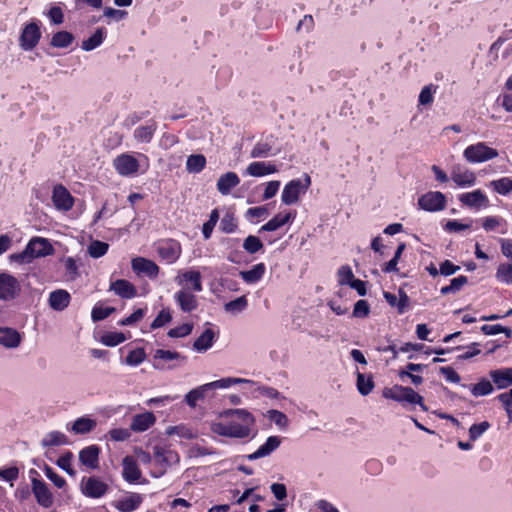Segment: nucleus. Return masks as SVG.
Masks as SVG:
<instances>
[{
  "instance_id": "c9c22d12",
  "label": "nucleus",
  "mask_w": 512,
  "mask_h": 512,
  "mask_svg": "<svg viewBox=\"0 0 512 512\" xmlns=\"http://www.w3.org/2000/svg\"><path fill=\"white\" fill-rule=\"evenodd\" d=\"M75 40L71 32L61 30L53 34L50 45L55 48H68Z\"/></svg>"
},
{
  "instance_id": "f3484780",
  "label": "nucleus",
  "mask_w": 512,
  "mask_h": 512,
  "mask_svg": "<svg viewBox=\"0 0 512 512\" xmlns=\"http://www.w3.org/2000/svg\"><path fill=\"white\" fill-rule=\"evenodd\" d=\"M174 300L184 313H190L198 308L197 297L187 289H181L174 294Z\"/></svg>"
},
{
  "instance_id": "e2e57ef3",
  "label": "nucleus",
  "mask_w": 512,
  "mask_h": 512,
  "mask_svg": "<svg viewBox=\"0 0 512 512\" xmlns=\"http://www.w3.org/2000/svg\"><path fill=\"white\" fill-rule=\"evenodd\" d=\"M193 330V324L184 323L177 327H174L168 331V336L171 338H182L191 334Z\"/></svg>"
},
{
  "instance_id": "72a5a7b5",
  "label": "nucleus",
  "mask_w": 512,
  "mask_h": 512,
  "mask_svg": "<svg viewBox=\"0 0 512 512\" xmlns=\"http://www.w3.org/2000/svg\"><path fill=\"white\" fill-rule=\"evenodd\" d=\"M273 136L270 135L265 141L257 142L250 152L252 158H265L269 155H275L272 153Z\"/></svg>"
},
{
  "instance_id": "f8f14e48",
  "label": "nucleus",
  "mask_w": 512,
  "mask_h": 512,
  "mask_svg": "<svg viewBox=\"0 0 512 512\" xmlns=\"http://www.w3.org/2000/svg\"><path fill=\"white\" fill-rule=\"evenodd\" d=\"M52 202L59 211H69L73 208L75 199L62 184H56L52 190Z\"/></svg>"
},
{
  "instance_id": "774afa93",
  "label": "nucleus",
  "mask_w": 512,
  "mask_h": 512,
  "mask_svg": "<svg viewBox=\"0 0 512 512\" xmlns=\"http://www.w3.org/2000/svg\"><path fill=\"white\" fill-rule=\"evenodd\" d=\"M497 400L502 403L509 420L512 421V388L508 392L499 394Z\"/></svg>"
},
{
  "instance_id": "ddd939ff",
  "label": "nucleus",
  "mask_w": 512,
  "mask_h": 512,
  "mask_svg": "<svg viewBox=\"0 0 512 512\" xmlns=\"http://www.w3.org/2000/svg\"><path fill=\"white\" fill-rule=\"evenodd\" d=\"M20 284L16 277L8 273L0 274V299L12 300L16 298L20 292Z\"/></svg>"
},
{
  "instance_id": "13d9d810",
  "label": "nucleus",
  "mask_w": 512,
  "mask_h": 512,
  "mask_svg": "<svg viewBox=\"0 0 512 512\" xmlns=\"http://www.w3.org/2000/svg\"><path fill=\"white\" fill-rule=\"evenodd\" d=\"M490 426L491 424L488 421L472 424L469 428L470 440L476 441L490 428Z\"/></svg>"
},
{
  "instance_id": "0e129e2a",
  "label": "nucleus",
  "mask_w": 512,
  "mask_h": 512,
  "mask_svg": "<svg viewBox=\"0 0 512 512\" xmlns=\"http://www.w3.org/2000/svg\"><path fill=\"white\" fill-rule=\"evenodd\" d=\"M72 458H73V454L70 451H68L65 454H63L62 456H60L58 458L57 462H56V464L61 469L66 471L70 476H74L75 475V470L71 466Z\"/></svg>"
},
{
  "instance_id": "ea45409f",
  "label": "nucleus",
  "mask_w": 512,
  "mask_h": 512,
  "mask_svg": "<svg viewBox=\"0 0 512 512\" xmlns=\"http://www.w3.org/2000/svg\"><path fill=\"white\" fill-rule=\"evenodd\" d=\"M489 186L500 195L512 193V179L509 177H501L497 180H492Z\"/></svg>"
},
{
  "instance_id": "20e7f679",
  "label": "nucleus",
  "mask_w": 512,
  "mask_h": 512,
  "mask_svg": "<svg viewBox=\"0 0 512 512\" xmlns=\"http://www.w3.org/2000/svg\"><path fill=\"white\" fill-rule=\"evenodd\" d=\"M180 457L178 453L166 446L156 445L153 448V469L152 477H162L169 467L178 464Z\"/></svg>"
},
{
  "instance_id": "0eeeda50",
  "label": "nucleus",
  "mask_w": 512,
  "mask_h": 512,
  "mask_svg": "<svg viewBox=\"0 0 512 512\" xmlns=\"http://www.w3.org/2000/svg\"><path fill=\"white\" fill-rule=\"evenodd\" d=\"M311 185V178L305 174L304 182L300 179L289 181L282 191L281 200L286 205L294 204L298 201L300 194L305 193Z\"/></svg>"
},
{
  "instance_id": "dca6fc26",
  "label": "nucleus",
  "mask_w": 512,
  "mask_h": 512,
  "mask_svg": "<svg viewBox=\"0 0 512 512\" xmlns=\"http://www.w3.org/2000/svg\"><path fill=\"white\" fill-rule=\"evenodd\" d=\"M132 269L137 274H144L151 279H155L160 271L159 266L152 260L136 257L131 261Z\"/></svg>"
},
{
  "instance_id": "6e6552de",
  "label": "nucleus",
  "mask_w": 512,
  "mask_h": 512,
  "mask_svg": "<svg viewBox=\"0 0 512 512\" xmlns=\"http://www.w3.org/2000/svg\"><path fill=\"white\" fill-rule=\"evenodd\" d=\"M80 490L87 498L99 499L107 494L109 485L97 476L83 477Z\"/></svg>"
},
{
  "instance_id": "052dcab7",
  "label": "nucleus",
  "mask_w": 512,
  "mask_h": 512,
  "mask_svg": "<svg viewBox=\"0 0 512 512\" xmlns=\"http://www.w3.org/2000/svg\"><path fill=\"white\" fill-rule=\"evenodd\" d=\"M146 311H147V308L136 309L131 315L121 319L119 321V325L131 326V325L136 324L137 322L141 321L144 318Z\"/></svg>"
},
{
  "instance_id": "c85d7f7f",
  "label": "nucleus",
  "mask_w": 512,
  "mask_h": 512,
  "mask_svg": "<svg viewBox=\"0 0 512 512\" xmlns=\"http://www.w3.org/2000/svg\"><path fill=\"white\" fill-rule=\"evenodd\" d=\"M278 171L277 167L270 162L255 161L248 165L247 173L253 177H262Z\"/></svg>"
},
{
  "instance_id": "39448f33",
  "label": "nucleus",
  "mask_w": 512,
  "mask_h": 512,
  "mask_svg": "<svg viewBox=\"0 0 512 512\" xmlns=\"http://www.w3.org/2000/svg\"><path fill=\"white\" fill-rule=\"evenodd\" d=\"M497 149L487 146L484 142H478L467 146L463 152L464 158L469 163H482L498 157Z\"/></svg>"
},
{
  "instance_id": "a18cd8bd",
  "label": "nucleus",
  "mask_w": 512,
  "mask_h": 512,
  "mask_svg": "<svg viewBox=\"0 0 512 512\" xmlns=\"http://www.w3.org/2000/svg\"><path fill=\"white\" fill-rule=\"evenodd\" d=\"M495 277L500 283L512 284V263H501L497 267Z\"/></svg>"
},
{
  "instance_id": "4d7b16f0",
  "label": "nucleus",
  "mask_w": 512,
  "mask_h": 512,
  "mask_svg": "<svg viewBox=\"0 0 512 512\" xmlns=\"http://www.w3.org/2000/svg\"><path fill=\"white\" fill-rule=\"evenodd\" d=\"M172 321V314L169 309H162L152 321L150 328L152 330L161 328Z\"/></svg>"
},
{
  "instance_id": "9b49d317",
  "label": "nucleus",
  "mask_w": 512,
  "mask_h": 512,
  "mask_svg": "<svg viewBox=\"0 0 512 512\" xmlns=\"http://www.w3.org/2000/svg\"><path fill=\"white\" fill-rule=\"evenodd\" d=\"M418 207L428 212H438L446 208V196L440 191H429L418 198Z\"/></svg>"
},
{
  "instance_id": "338daca9",
  "label": "nucleus",
  "mask_w": 512,
  "mask_h": 512,
  "mask_svg": "<svg viewBox=\"0 0 512 512\" xmlns=\"http://www.w3.org/2000/svg\"><path fill=\"white\" fill-rule=\"evenodd\" d=\"M46 477L57 487L63 488L66 485V480L60 476L53 468L46 465L44 468Z\"/></svg>"
},
{
  "instance_id": "c756f323",
  "label": "nucleus",
  "mask_w": 512,
  "mask_h": 512,
  "mask_svg": "<svg viewBox=\"0 0 512 512\" xmlns=\"http://www.w3.org/2000/svg\"><path fill=\"white\" fill-rule=\"evenodd\" d=\"M21 342L20 333L10 327H0V344L7 348L18 347Z\"/></svg>"
},
{
  "instance_id": "393cba45",
  "label": "nucleus",
  "mask_w": 512,
  "mask_h": 512,
  "mask_svg": "<svg viewBox=\"0 0 512 512\" xmlns=\"http://www.w3.org/2000/svg\"><path fill=\"white\" fill-rule=\"evenodd\" d=\"M123 478L129 483H135L141 478V470L132 456H126L122 462Z\"/></svg>"
},
{
  "instance_id": "7c9ffc66",
  "label": "nucleus",
  "mask_w": 512,
  "mask_h": 512,
  "mask_svg": "<svg viewBox=\"0 0 512 512\" xmlns=\"http://www.w3.org/2000/svg\"><path fill=\"white\" fill-rule=\"evenodd\" d=\"M155 416L151 412H145L134 416L131 429L136 432H144L155 423Z\"/></svg>"
},
{
  "instance_id": "9d476101",
  "label": "nucleus",
  "mask_w": 512,
  "mask_h": 512,
  "mask_svg": "<svg viewBox=\"0 0 512 512\" xmlns=\"http://www.w3.org/2000/svg\"><path fill=\"white\" fill-rule=\"evenodd\" d=\"M115 171L122 177H133L140 170L139 160L129 153H122L113 160Z\"/></svg>"
},
{
  "instance_id": "a878e982",
  "label": "nucleus",
  "mask_w": 512,
  "mask_h": 512,
  "mask_svg": "<svg viewBox=\"0 0 512 512\" xmlns=\"http://www.w3.org/2000/svg\"><path fill=\"white\" fill-rule=\"evenodd\" d=\"M489 376L498 389H505L512 385V368L491 370Z\"/></svg>"
},
{
  "instance_id": "8fccbe9b",
  "label": "nucleus",
  "mask_w": 512,
  "mask_h": 512,
  "mask_svg": "<svg viewBox=\"0 0 512 512\" xmlns=\"http://www.w3.org/2000/svg\"><path fill=\"white\" fill-rule=\"evenodd\" d=\"M208 390H209V388L205 387V384L202 385V386H199V387H197L195 389H192L185 396L186 403L190 407L194 408L197 405V402L204 398L205 392L208 391Z\"/></svg>"
},
{
  "instance_id": "473e14b6",
  "label": "nucleus",
  "mask_w": 512,
  "mask_h": 512,
  "mask_svg": "<svg viewBox=\"0 0 512 512\" xmlns=\"http://www.w3.org/2000/svg\"><path fill=\"white\" fill-rule=\"evenodd\" d=\"M157 130V123L150 120L147 125L139 126L134 131V137L138 142L149 143Z\"/></svg>"
},
{
  "instance_id": "58836bf2",
  "label": "nucleus",
  "mask_w": 512,
  "mask_h": 512,
  "mask_svg": "<svg viewBox=\"0 0 512 512\" xmlns=\"http://www.w3.org/2000/svg\"><path fill=\"white\" fill-rule=\"evenodd\" d=\"M142 502L139 494H132L128 498L119 501L116 508L121 512H132L136 510Z\"/></svg>"
},
{
  "instance_id": "2f4dec72",
  "label": "nucleus",
  "mask_w": 512,
  "mask_h": 512,
  "mask_svg": "<svg viewBox=\"0 0 512 512\" xmlns=\"http://www.w3.org/2000/svg\"><path fill=\"white\" fill-rule=\"evenodd\" d=\"M266 272V266L264 263H258L254 265L250 270L241 271L239 273L241 279L248 283L254 284L260 281Z\"/></svg>"
},
{
  "instance_id": "412c9836",
  "label": "nucleus",
  "mask_w": 512,
  "mask_h": 512,
  "mask_svg": "<svg viewBox=\"0 0 512 512\" xmlns=\"http://www.w3.org/2000/svg\"><path fill=\"white\" fill-rule=\"evenodd\" d=\"M281 444L280 437L269 436L265 443L262 444L255 452L246 456L248 460H256L259 458L266 457L275 451Z\"/></svg>"
},
{
  "instance_id": "3c124183",
  "label": "nucleus",
  "mask_w": 512,
  "mask_h": 512,
  "mask_svg": "<svg viewBox=\"0 0 512 512\" xmlns=\"http://www.w3.org/2000/svg\"><path fill=\"white\" fill-rule=\"evenodd\" d=\"M144 348H135L131 350L125 358V364L129 366H138L146 359Z\"/></svg>"
},
{
  "instance_id": "4c0bfd02",
  "label": "nucleus",
  "mask_w": 512,
  "mask_h": 512,
  "mask_svg": "<svg viewBox=\"0 0 512 512\" xmlns=\"http://www.w3.org/2000/svg\"><path fill=\"white\" fill-rule=\"evenodd\" d=\"M206 166V158L203 154H192L186 161V169L190 173H200Z\"/></svg>"
},
{
  "instance_id": "e433bc0d",
  "label": "nucleus",
  "mask_w": 512,
  "mask_h": 512,
  "mask_svg": "<svg viewBox=\"0 0 512 512\" xmlns=\"http://www.w3.org/2000/svg\"><path fill=\"white\" fill-rule=\"evenodd\" d=\"M215 334L212 329H206L193 343L194 350L198 352L207 351L212 347Z\"/></svg>"
},
{
  "instance_id": "69168bd1",
  "label": "nucleus",
  "mask_w": 512,
  "mask_h": 512,
  "mask_svg": "<svg viewBox=\"0 0 512 512\" xmlns=\"http://www.w3.org/2000/svg\"><path fill=\"white\" fill-rule=\"evenodd\" d=\"M49 18L51 24L60 25L64 22V13L60 6L54 5L52 6L46 13Z\"/></svg>"
},
{
  "instance_id": "5701e85b",
  "label": "nucleus",
  "mask_w": 512,
  "mask_h": 512,
  "mask_svg": "<svg viewBox=\"0 0 512 512\" xmlns=\"http://www.w3.org/2000/svg\"><path fill=\"white\" fill-rule=\"evenodd\" d=\"M99 453L100 448L97 445L87 446L79 452V460L84 466L96 469L99 466Z\"/></svg>"
},
{
  "instance_id": "37998d69",
  "label": "nucleus",
  "mask_w": 512,
  "mask_h": 512,
  "mask_svg": "<svg viewBox=\"0 0 512 512\" xmlns=\"http://www.w3.org/2000/svg\"><path fill=\"white\" fill-rule=\"evenodd\" d=\"M238 227V220L233 212H226L220 221V230L223 233H233Z\"/></svg>"
},
{
  "instance_id": "a19ab883",
  "label": "nucleus",
  "mask_w": 512,
  "mask_h": 512,
  "mask_svg": "<svg viewBox=\"0 0 512 512\" xmlns=\"http://www.w3.org/2000/svg\"><path fill=\"white\" fill-rule=\"evenodd\" d=\"M68 443L67 436L59 431H52L48 433L42 440L44 447L60 446Z\"/></svg>"
},
{
  "instance_id": "6ab92c4d",
  "label": "nucleus",
  "mask_w": 512,
  "mask_h": 512,
  "mask_svg": "<svg viewBox=\"0 0 512 512\" xmlns=\"http://www.w3.org/2000/svg\"><path fill=\"white\" fill-rule=\"evenodd\" d=\"M176 281L179 285L190 284V289L195 292H201L203 289L202 276L201 273L197 270L180 272L176 277Z\"/></svg>"
},
{
  "instance_id": "cd10ccee",
  "label": "nucleus",
  "mask_w": 512,
  "mask_h": 512,
  "mask_svg": "<svg viewBox=\"0 0 512 512\" xmlns=\"http://www.w3.org/2000/svg\"><path fill=\"white\" fill-rule=\"evenodd\" d=\"M296 212H287L285 214L278 213L272 219H270L267 223H265L260 231H275L280 227L284 226L288 222H291L295 219Z\"/></svg>"
},
{
  "instance_id": "7ed1b4c3",
  "label": "nucleus",
  "mask_w": 512,
  "mask_h": 512,
  "mask_svg": "<svg viewBox=\"0 0 512 512\" xmlns=\"http://www.w3.org/2000/svg\"><path fill=\"white\" fill-rule=\"evenodd\" d=\"M382 396L385 399H390L403 405L404 403L419 405L422 411H428V408L424 403V398L408 386L395 384L392 387H385L382 390Z\"/></svg>"
},
{
  "instance_id": "aec40b11",
  "label": "nucleus",
  "mask_w": 512,
  "mask_h": 512,
  "mask_svg": "<svg viewBox=\"0 0 512 512\" xmlns=\"http://www.w3.org/2000/svg\"><path fill=\"white\" fill-rule=\"evenodd\" d=\"M71 302V295L65 289H57L49 294L48 303L51 309L55 311L65 310Z\"/></svg>"
},
{
  "instance_id": "2eb2a0df",
  "label": "nucleus",
  "mask_w": 512,
  "mask_h": 512,
  "mask_svg": "<svg viewBox=\"0 0 512 512\" xmlns=\"http://www.w3.org/2000/svg\"><path fill=\"white\" fill-rule=\"evenodd\" d=\"M459 201L462 205L480 209L482 207L489 206V199L487 195L480 189H476L472 192L462 193L458 196Z\"/></svg>"
},
{
  "instance_id": "49530a36",
  "label": "nucleus",
  "mask_w": 512,
  "mask_h": 512,
  "mask_svg": "<svg viewBox=\"0 0 512 512\" xmlns=\"http://www.w3.org/2000/svg\"><path fill=\"white\" fill-rule=\"evenodd\" d=\"M126 336L122 332H106L101 338L100 342L108 347H115L124 341H126Z\"/></svg>"
},
{
  "instance_id": "bb28decb",
  "label": "nucleus",
  "mask_w": 512,
  "mask_h": 512,
  "mask_svg": "<svg viewBox=\"0 0 512 512\" xmlns=\"http://www.w3.org/2000/svg\"><path fill=\"white\" fill-rule=\"evenodd\" d=\"M239 183L240 178L235 172H227L219 177L216 186L222 195H228Z\"/></svg>"
},
{
  "instance_id": "09e8293b",
  "label": "nucleus",
  "mask_w": 512,
  "mask_h": 512,
  "mask_svg": "<svg viewBox=\"0 0 512 512\" xmlns=\"http://www.w3.org/2000/svg\"><path fill=\"white\" fill-rule=\"evenodd\" d=\"M219 221V211L217 208L213 209L209 215L208 221H206L202 226V234L205 240H208L212 232Z\"/></svg>"
},
{
  "instance_id": "603ef678",
  "label": "nucleus",
  "mask_w": 512,
  "mask_h": 512,
  "mask_svg": "<svg viewBox=\"0 0 512 512\" xmlns=\"http://www.w3.org/2000/svg\"><path fill=\"white\" fill-rule=\"evenodd\" d=\"M374 388V381L372 377L365 378V375L357 373V389L363 396L368 395Z\"/></svg>"
},
{
  "instance_id": "b1692460",
  "label": "nucleus",
  "mask_w": 512,
  "mask_h": 512,
  "mask_svg": "<svg viewBox=\"0 0 512 512\" xmlns=\"http://www.w3.org/2000/svg\"><path fill=\"white\" fill-rule=\"evenodd\" d=\"M154 363L153 366L156 369H164L166 368L164 362H170L174 360H186L185 356H182L179 352L157 349L153 355Z\"/></svg>"
},
{
  "instance_id": "864d4df0",
  "label": "nucleus",
  "mask_w": 512,
  "mask_h": 512,
  "mask_svg": "<svg viewBox=\"0 0 512 512\" xmlns=\"http://www.w3.org/2000/svg\"><path fill=\"white\" fill-rule=\"evenodd\" d=\"M354 273L349 265H342L337 271V281L341 286L351 285L354 281Z\"/></svg>"
},
{
  "instance_id": "f704fd0d",
  "label": "nucleus",
  "mask_w": 512,
  "mask_h": 512,
  "mask_svg": "<svg viewBox=\"0 0 512 512\" xmlns=\"http://www.w3.org/2000/svg\"><path fill=\"white\" fill-rule=\"evenodd\" d=\"M106 29L103 27L97 28L93 35L82 42L81 48L84 51H92L99 47L106 38Z\"/></svg>"
},
{
  "instance_id": "680f3d73",
  "label": "nucleus",
  "mask_w": 512,
  "mask_h": 512,
  "mask_svg": "<svg viewBox=\"0 0 512 512\" xmlns=\"http://www.w3.org/2000/svg\"><path fill=\"white\" fill-rule=\"evenodd\" d=\"M248 305V301L246 296H240L232 301H229L225 304V310L228 312H241L243 311Z\"/></svg>"
},
{
  "instance_id": "4be33fe9",
  "label": "nucleus",
  "mask_w": 512,
  "mask_h": 512,
  "mask_svg": "<svg viewBox=\"0 0 512 512\" xmlns=\"http://www.w3.org/2000/svg\"><path fill=\"white\" fill-rule=\"evenodd\" d=\"M110 290L123 299H132L137 296L136 287L126 279H118L111 282Z\"/></svg>"
},
{
  "instance_id": "bf43d9fd",
  "label": "nucleus",
  "mask_w": 512,
  "mask_h": 512,
  "mask_svg": "<svg viewBox=\"0 0 512 512\" xmlns=\"http://www.w3.org/2000/svg\"><path fill=\"white\" fill-rule=\"evenodd\" d=\"M480 330L485 335H496L499 333H504L507 337H511V335H512V330L510 328L504 327L500 324H494V325L485 324V325L481 326Z\"/></svg>"
},
{
  "instance_id": "f257e3e1",
  "label": "nucleus",
  "mask_w": 512,
  "mask_h": 512,
  "mask_svg": "<svg viewBox=\"0 0 512 512\" xmlns=\"http://www.w3.org/2000/svg\"><path fill=\"white\" fill-rule=\"evenodd\" d=\"M231 420L228 423H214L212 431L215 434L231 438H247L251 434L255 424L253 415L245 409H234L229 411Z\"/></svg>"
},
{
  "instance_id": "79ce46f5",
  "label": "nucleus",
  "mask_w": 512,
  "mask_h": 512,
  "mask_svg": "<svg viewBox=\"0 0 512 512\" xmlns=\"http://www.w3.org/2000/svg\"><path fill=\"white\" fill-rule=\"evenodd\" d=\"M95 426V420L86 417H80L74 422L72 431L76 434H86L92 431Z\"/></svg>"
},
{
  "instance_id": "de8ad7c7",
  "label": "nucleus",
  "mask_w": 512,
  "mask_h": 512,
  "mask_svg": "<svg viewBox=\"0 0 512 512\" xmlns=\"http://www.w3.org/2000/svg\"><path fill=\"white\" fill-rule=\"evenodd\" d=\"M243 249L249 254H256L264 249V245L259 237L249 235L243 242Z\"/></svg>"
},
{
  "instance_id": "1a4fd4ad",
  "label": "nucleus",
  "mask_w": 512,
  "mask_h": 512,
  "mask_svg": "<svg viewBox=\"0 0 512 512\" xmlns=\"http://www.w3.org/2000/svg\"><path fill=\"white\" fill-rule=\"evenodd\" d=\"M156 251L162 261L172 264L180 258L182 247L180 242L175 239H162L157 242Z\"/></svg>"
},
{
  "instance_id": "c03bdc74",
  "label": "nucleus",
  "mask_w": 512,
  "mask_h": 512,
  "mask_svg": "<svg viewBox=\"0 0 512 512\" xmlns=\"http://www.w3.org/2000/svg\"><path fill=\"white\" fill-rule=\"evenodd\" d=\"M494 388L492 383L482 378L478 383L471 385L470 391L473 396L480 397V396H486L493 392Z\"/></svg>"
},
{
  "instance_id": "423d86ee",
  "label": "nucleus",
  "mask_w": 512,
  "mask_h": 512,
  "mask_svg": "<svg viewBox=\"0 0 512 512\" xmlns=\"http://www.w3.org/2000/svg\"><path fill=\"white\" fill-rule=\"evenodd\" d=\"M40 24L39 20H32L23 26L19 36V46L24 51H31L39 44L42 37Z\"/></svg>"
},
{
  "instance_id": "6e6d98bb",
  "label": "nucleus",
  "mask_w": 512,
  "mask_h": 512,
  "mask_svg": "<svg viewBox=\"0 0 512 512\" xmlns=\"http://www.w3.org/2000/svg\"><path fill=\"white\" fill-rule=\"evenodd\" d=\"M114 311V307H104L96 304L91 311V318L94 322H99L109 317Z\"/></svg>"
},
{
  "instance_id": "a211bd4d",
  "label": "nucleus",
  "mask_w": 512,
  "mask_h": 512,
  "mask_svg": "<svg viewBox=\"0 0 512 512\" xmlns=\"http://www.w3.org/2000/svg\"><path fill=\"white\" fill-rule=\"evenodd\" d=\"M451 180L459 187H471L476 183V175L469 169L455 166L451 171Z\"/></svg>"
},
{
  "instance_id": "f03ea898",
  "label": "nucleus",
  "mask_w": 512,
  "mask_h": 512,
  "mask_svg": "<svg viewBox=\"0 0 512 512\" xmlns=\"http://www.w3.org/2000/svg\"><path fill=\"white\" fill-rule=\"evenodd\" d=\"M54 248L48 239L32 237L23 251L10 255V260L19 264H29L34 259L53 254Z\"/></svg>"
},
{
  "instance_id": "4468645a",
  "label": "nucleus",
  "mask_w": 512,
  "mask_h": 512,
  "mask_svg": "<svg viewBox=\"0 0 512 512\" xmlns=\"http://www.w3.org/2000/svg\"><path fill=\"white\" fill-rule=\"evenodd\" d=\"M32 492L40 506L44 508H49L52 506L53 495L43 480L32 478Z\"/></svg>"
},
{
  "instance_id": "5fc2aeb1",
  "label": "nucleus",
  "mask_w": 512,
  "mask_h": 512,
  "mask_svg": "<svg viewBox=\"0 0 512 512\" xmlns=\"http://www.w3.org/2000/svg\"><path fill=\"white\" fill-rule=\"evenodd\" d=\"M108 249L109 245L106 242L94 240L88 247V253L92 258H100L107 253Z\"/></svg>"
}]
</instances>
